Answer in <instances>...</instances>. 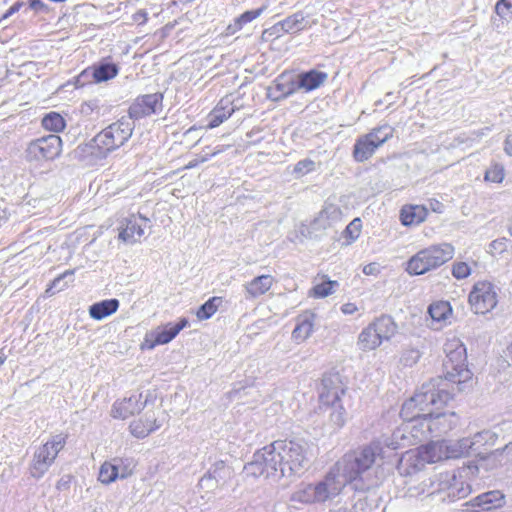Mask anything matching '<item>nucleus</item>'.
Listing matches in <instances>:
<instances>
[{
	"mask_svg": "<svg viewBox=\"0 0 512 512\" xmlns=\"http://www.w3.org/2000/svg\"><path fill=\"white\" fill-rule=\"evenodd\" d=\"M310 447L302 440H277L257 450L244 466L247 476L289 478L302 476L310 466Z\"/></svg>",
	"mask_w": 512,
	"mask_h": 512,
	"instance_id": "nucleus-1",
	"label": "nucleus"
},
{
	"mask_svg": "<svg viewBox=\"0 0 512 512\" xmlns=\"http://www.w3.org/2000/svg\"><path fill=\"white\" fill-rule=\"evenodd\" d=\"M451 400L452 394L447 388V382L441 377L431 379L403 403L400 416L402 419H411L424 413L431 436L445 434L455 428L459 420L454 411L444 410Z\"/></svg>",
	"mask_w": 512,
	"mask_h": 512,
	"instance_id": "nucleus-2",
	"label": "nucleus"
},
{
	"mask_svg": "<svg viewBox=\"0 0 512 512\" xmlns=\"http://www.w3.org/2000/svg\"><path fill=\"white\" fill-rule=\"evenodd\" d=\"M443 351L445 378L441 379L447 382V388H450V383L462 385L469 382L472 372L468 369L466 347L462 340L454 335L447 337Z\"/></svg>",
	"mask_w": 512,
	"mask_h": 512,
	"instance_id": "nucleus-3",
	"label": "nucleus"
},
{
	"mask_svg": "<svg viewBox=\"0 0 512 512\" xmlns=\"http://www.w3.org/2000/svg\"><path fill=\"white\" fill-rule=\"evenodd\" d=\"M340 485L334 481L333 475L326 474L320 481L298 484L290 496V501L302 505L332 501L340 494Z\"/></svg>",
	"mask_w": 512,
	"mask_h": 512,
	"instance_id": "nucleus-4",
	"label": "nucleus"
},
{
	"mask_svg": "<svg viewBox=\"0 0 512 512\" xmlns=\"http://www.w3.org/2000/svg\"><path fill=\"white\" fill-rule=\"evenodd\" d=\"M454 254L455 248L450 243L430 245L418 251L408 260L406 271L410 275H423L450 261Z\"/></svg>",
	"mask_w": 512,
	"mask_h": 512,
	"instance_id": "nucleus-5",
	"label": "nucleus"
},
{
	"mask_svg": "<svg viewBox=\"0 0 512 512\" xmlns=\"http://www.w3.org/2000/svg\"><path fill=\"white\" fill-rule=\"evenodd\" d=\"M446 460L445 441H431L414 450H409L400 459L398 469L401 474L412 475L422 470L426 464Z\"/></svg>",
	"mask_w": 512,
	"mask_h": 512,
	"instance_id": "nucleus-6",
	"label": "nucleus"
},
{
	"mask_svg": "<svg viewBox=\"0 0 512 512\" xmlns=\"http://www.w3.org/2000/svg\"><path fill=\"white\" fill-rule=\"evenodd\" d=\"M405 423L397 428L391 438L385 440V446L393 450L414 445L431 436L428 420L424 413L411 419H403Z\"/></svg>",
	"mask_w": 512,
	"mask_h": 512,
	"instance_id": "nucleus-7",
	"label": "nucleus"
},
{
	"mask_svg": "<svg viewBox=\"0 0 512 512\" xmlns=\"http://www.w3.org/2000/svg\"><path fill=\"white\" fill-rule=\"evenodd\" d=\"M133 127L129 120L121 119L110 124L92 140L98 156L105 157L118 149L132 136Z\"/></svg>",
	"mask_w": 512,
	"mask_h": 512,
	"instance_id": "nucleus-8",
	"label": "nucleus"
},
{
	"mask_svg": "<svg viewBox=\"0 0 512 512\" xmlns=\"http://www.w3.org/2000/svg\"><path fill=\"white\" fill-rule=\"evenodd\" d=\"M66 444V436L62 433L52 435L34 452L30 463V475L35 479L42 478L54 463L59 452Z\"/></svg>",
	"mask_w": 512,
	"mask_h": 512,
	"instance_id": "nucleus-9",
	"label": "nucleus"
},
{
	"mask_svg": "<svg viewBox=\"0 0 512 512\" xmlns=\"http://www.w3.org/2000/svg\"><path fill=\"white\" fill-rule=\"evenodd\" d=\"M500 289L488 280L477 281L468 295L470 309L475 314L485 315L494 310L499 301Z\"/></svg>",
	"mask_w": 512,
	"mask_h": 512,
	"instance_id": "nucleus-10",
	"label": "nucleus"
},
{
	"mask_svg": "<svg viewBox=\"0 0 512 512\" xmlns=\"http://www.w3.org/2000/svg\"><path fill=\"white\" fill-rule=\"evenodd\" d=\"M393 134L394 128L384 124L359 137L355 142L353 150L355 160L358 162L368 160L377 148L393 137Z\"/></svg>",
	"mask_w": 512,
	"mask_h": 512,
	"instance_id": "nucleus-11",
	"label": "nucleus"
},
{
	"mask_svg": "<svg viewBox=\"0 0 512 512\" xmlns=\"http://www.w3.org/2000/svg\"><path fill=\"white\" fill-rule=\"evenodd\" d=\"M62 152L60 136L51 134L31 141L26 149L28 161H48L57 158Z\"/></svg>",
	"mask_w": 512,
	"mask_h": 512,
	"instance_id": "nucleus-12",
	"label": "nucleus"
},
{
	"mask_svg": "<svg viewBox=\"0 0 512 512\" xmlns=\"http://www.w3.org/2000/svg\"><path fill=\"white\" fill-rule=\"evenodd\" d=\"M431 490H427L428 495L436 492L448 491L451 498L461 499L467 497L471 493V487L462 480V474L459 472L441 473L435 481L429 480Z\"/></svg>",
	"mask_w": 512,
	"mask_h": 512,
	"instance_id": "nucleus-13",
	"label": "nucleus"
},
{
	"mask_svg": "<svg viewBox=\"0 0 512 512\" xmlns=\"http://www.w3.org/2000/svg\"><path fill=\"white\" fill-rule=\"evenodd\" d=\"M188 325V319L181 318L177 323L168 322L164 325L157 326L145 334L140 348L142 350H153L158 345L167 344Z\"/></svg>",
	"mask_w": 512,
	"mask_h": 512,
	"instance_id": "nucleus-14",
	"label": "nucleus"
},
{
	"mask_svg": "<svg viewBox=\"0 0 512 512\" xmlns=\"http://www.w3.org/2000/svg\"><path fill=\"white\" fill-rule=\"evenodd\" d=\"M167 420L164 410L157 408L146 411L142 416L134 419L129 424V432L138 439H144L151 433L159 430Z\"/></svg>",
	"mask_w": 512,
	"mask_h": 512,
	"instance_id": "nucleus-15",
	"label": "nucleus"
},
{
	"mask_svg": "<svg viewBox=\"0 0 512 512\" xmlns=\"http://www.w3.org/2000/svg\"><path fill=\"white\" fill-rule=\"evenodd\" d=\"M150 228V220L142 214H131L121 221L118 227V239L124 243L134 244Z\"/></svg>",
	"mask_w": 512,
	"mask_h": 512,
	"instance_id": "nucleus-16",
	"label": "nucleus"
},
{
	"mask_svg": "<svg viewBox=\"0 0 512 512\" xmlns=\"http://www.w3.org/2000/svg\"><path fill=\"white\" fill-rule=\"evenodd\" d=\"M346 385L342 381L339 374L324 375L319 390L320 406H327L342 402V398L346 393Z\"/></svg>",
	"mask_w": 512,
	"mask_h": 512,
	"instance_id": "nucleus-17",
	"label": "nucleus"
},
{
	"mask_svg": "<svg viewBox=\"0 0 512 512\" xmlns=\"http://www.w3.org/2000/svg\"><path fill=\"white\" fill-rule=\"evenodd\" d=\"M363 472L354 459V454L346 453L327 473L333 475L334 481L340 485V492L349 483L358 479Z\"/></svg>",
	"mask_w": 512,
	"mask_h": 512,
	"instance_id": "nucleus-18",
	"label": "nucleus"
},
{
	"mask_svg": "<svg viewBox=\"0 0 512 512\" xmlns=\"http://www.w3.org/2000/svg\"><path fill=\"white\" fill-rule=\"evenodd\" d=\"M145 407L142 394L134 393L129 397L116 400L111 407L110 415L114 419L125 420L135 413H139Z\"/></svg>",
	"mask_w": 512,
	"mask_h": 512,
	"instance_id": "nucleus-19",
	"label": "nucleus"
},
{
	"mask_svg": "<svg viewBox=\"0 0 512 512\" xmlns=\"http://www.w3.org/2000/svg\"><path fill=\"white\" fill-rule=\"evenodd\" d=\"M233 477L231 467L227 466L223 461L216 462L212 469L205 474L199 482L201 487L221 488L227 484Z\"/></svg>",
	"mask_w": 512,
	"mask_h": 512,
	"instance_id": "nucleus-20",
	"label": "nucleus"
},
{
	"mask_svg": "<svg viewBox=\"0 0 512 512\" xmlns=\"http://www.w3.org/2000/svg\"><path fill=\"white\" fill-rule=\"evenodd\" d=\"M384 445L385 442L382 443L380 440H377L357 451L350 452L351 454H354V459L363 473L374 465L378 457H382Z\"/></svg>",
	"mask_w": 512,
	"mask_h": 512,
	"instance_id": "nucleus-21",
	"label": "nucleus"
},
{
	"mask_svg": "<svg viewBox=\"0 0 512 512\" xmlns=\"http://www.w3.org/2000/svg\"><path fill=\"white\" fill-rule=\"evenodd\" d=\"M161 101V94L154 93L144 95L135 101V103L130 107L129 113L135 118L154 114L161 107Z\"/></svg>",
	"mask_w": 512,
	"mask_h": 512,
	"instance_id": "nucleus-22",
	"label": "nucleus"
},
{
	"mask_svg": "<svg viewBox=\"0 0 512 512\" xmlns=\"http://www.w3.org/2000/svg\"><path fill=\"white\" fill-rule=\"evenodd\" d=\"M275 283L276 279L270 274L256 276L243 285L245 298L257 299L270 291Z\"/></svg>",
	"mask_w": 512,
	"mask_h": 512,
	"instance_id": "nucleus-23",
	"label": "nucleus"
},
{
	"mask_svg": "<svg viewBox=\"0 0 512 512\" xmlns=\"http://www.w3.org/2000/svg\"><path fill=\"white\" fill-rule=\"evenodd\" d=\"M298 88L297 82L289 74H281L267 89V96L273 101H278L291 95Z\"/></svg>",
	"mask_w": 512,
	"mask_h": 512,
	"instance_id": "nucleus-24",
	"label": "nucleus"
},
{
	"mask_svg": "<svg viewBox=\"0 0 512 512\" xmlns=\"http://www.w3.org/2000/svg\"><path fill=\"white\" fill-rule=\"evenodd\" d=\"M232 95H227L220 99L216 107L209 114L208 128L218 127L227 120L236 110Z\"/></svg>",
	"mask_w": 512,
	"mask_h": 512,
	"instance_id": "nucleus-25",
	"label": "nucleus"
},
{
	"mask_svg": "<svg viewBox=\"0 0 512 512\" xmlns=\"http://www.w3.org/2000/svg\"><path fill=\"white\" fill-rule=\"evenodd\" d=\"M467 438L471 446V454L478 457L496 445L498 435L491 430H483Z\"/></svg>",
	"mask_w": 512,
	"mask_h": 512,
	"instance_id": "nucleus-26",
	"label": "nucleus"
},
{
	"mask_svg": "<svg viewBox=\"0 0 512 512\" xmlns=\"http://www.w3.org/2000/svg\"><path fill=\"white\" fill-rule=\"evenodd\" d=\"M342 220V211L339 206L332 203H325L323 209L314 220V225L318 229H327L333 227Z\"/></svg>",
	"mask_w": 512,
	"mask_h": 512,
	"instance_id": "nucleus-27",
	"label": "nucleus"
},
{
	"mask_svg": "<svg viewBox=\"0 0 512 512\" xmlns=\"http://www.w3.org/2000/svg\"><path fill=\"white\" fill-rule=\"evenodd\" d=\"M428 314L437 328H442L451 323L453 309L448 301H435L428 307Z\"/></svg>",
	"mask_w": 512,
	"mask_h": 512,
	"instance_id": "nucleus-28",
	"label": "nucleus"
},
{
	"mask_svg": "<svg viewBox=\"0 0 512 512\" xmlns=\"http://www.w3.org/2000/svg\"><path fill=\"white\" fill-rule=\"evenodd\" d=\"M428 210L423 205H404L400 211V220L404 226L418 225L425 221Z\"/></svg>",
	"mask_w": 512,
	"mask_h": 512,
	"instance_id": "nucleus-29",
	"label": "nucleus"
},
{
	"mask_svg": "<svg viewBox=\"0 0 512 512\" xmlns=\"http://www.w3.org/2000/svg\"><path fill=\"white\" fill-rule=\"evenodd\" d=\"M382 343L390 340L397 332V324L387 315H382L370 323Z\"/></svg>",
	"mask_w": 512,
	"mask_h": 512,
	"instance_id": "nucleus-30",
	"label": "nucleus"
},
{
	"mask_svg": "<svg viewBox=\"0 0 512 512\" xmlns=\"http://www.w3.org/2000/svg\"><path fill=\"white\" fill-rule=\"evenodd\" d=\"M119 301L117 299H106L94 303L89 307V316L97 321H100L112 314L119 308Z\"/></svg>",
	"mask_w": 512,
	"mask_h": 512,
	"instance_id": "nucleus-31",
	"label": "nucleus"
},
{
	"mask_svg": "<svg viewBox=\"0 0 512 512\" xmlns=\"http://www.w3.org/2000/svg\"><path fill=\"white\" fill-rule=\"evenodd\" d=\"M314 330V316L312 314L301 315L297 320V325L292 331V338L297 343L307 340Z\"/></svg>",
	"mask_w": 512,
	"mask_h": 512,
	"instance_id": "nucleus-32",
	"label": "nucleus"
},
{
	"mask_svg": "<svg viewBox=\"0 0 512 512\" xmlns=\"http://www.w3.org/2000/svg\"><path fill=\"white\" fill-rule=\"evenodd\" d=\"M338 286L339 283L337 281L328 279L326 275H321L315 279L314 285L308 295L317 299L325 298L333 294Z\"/></svg>",
	"mask_w": 512,
	"mask_h": 512,
	"instance_id": "nucleus-33",
	"label": "nucleus"
},
{
	"mask_svg": "<svg viewBox=\"0 0 512 512\" xmlns=\"http://www.w3.org/2000/svg\"><path fill=\"white\" fill-rule=\"evenodd\" d=\"M382 341L377 336L374 328L369 324L358 335L357 346L361 351L368 352L376 350Z\"/></svg>",
	"mask_w": 512,
	"mask_h": 512,
	"instance_id": "nucleus-34",
	"label": "nucleus"
},
{
	"mask_svg": "<svg viewBox=\"0 0 512 512\" xmlns=\"http://www.w3.org/2000/svg\"><path fill=\"white\" fill-rule=\"evenodd\" d=\"M322 408L329 409L328 425L333 431H339L347 422V411L342 402L323 406Z\"/></svg>",
	"mask_w": 512,
	"mask_h": 512,
	"instance_id": "nucleus-35",
	"label": "nucleus"
},
{
	"mask_svg": "<svg viewBox=\"0 0 512 512\" xmlns=\"http://www.w3.org/2000/svg\"><path fill=\"white\" fill-rule=\"evenodd\" d=\"M470 449L467 437L455 441H445L446 460L471 456Z\"/></svg>",
	"mask_w": 512,
	"mask_h": 512,
	"instance_id": "nucleus-36",
	"label": "nucleus"
},
{
	"mask_svg": "<svg viewBox=\"0 0 512 512\" xmlns=\"http://www.w3.org/2000/svg\"><path fill=\"white\" fill-rule=\"evenodd\" d=\"M265 9L266 7L263 6L256 10L246 11L239 17L235 18L234 22L227 26L226 35H233L236 32L240 31L246 24L258 18L265 11Z\"/></svg>",
	"mask_w": 512,
	"mask_h": 512,
	"instance_id": "nucleus-37",
	"label": "nucleus"
},
{
	"mask_svg": "<svg viewBox=\"0 0 512 512\" xmlns=\"http://www.w3.org/2000/svg\"><path fill=\"white\" fill-rule=\"evenodd\" d=\"M503 500L504 496L500 491H490L477 496L473 500V505L479 506L483 510H490L493 507H500Z\"/></svg>",
	"mask_w": 512,
	"mask_h": 512,
	"instance_id": "nucleus-38",
	"label": "nucleus"
},
{
	"mask_svg": "<svg viewBox=\"0 0 512 512\" xmlns=\"http://www.w3.org/2000/svg\"><path fill=\"white\" fill-rule=\"evenodd\" d=\"M297 82L298 88H303L306 91H311L318 88L327 78V74L319 71H310L300 75Z\"/></svg>",
	"mask_w": 512,
	"mask_h": 512,
	"instance_id": "nucleus-39",
	"label": "nucleus"
},
{
	"mask_svg": "<svg viewBox=\"0 0 512 512\" xmlns=\"http://www.w3.org/2000/svg\"><path fill=\"white\" fill-rule=\"evenodd\" d=\"M478 458V467H482L486 470H493L506 464L501 449H496L489 453L485 452L481 456H478Z\"/></svg>",
	"mask_w": 512,
	"mask_h": 512,
	"instance_id": "nucleus-40",
	"label": "nucleus"
},
{
	"mask_svg": "<svg viewBox=\"0 0 512 512\" xmlns=\"http://www.w3.org/2000/svg\"><path fill=\"white\" fill-rule=\"evenodd\" d=\"M119 478V466L115 458L105 461L99 469L98 480L105 485L115 482Z\"/></svg>",
	"mask_w": 512,
	"mask_h": 512,
	"instance_id": "nucleus-41",
	"label": "nucleus"
},
{
	"mask_svg": "<svg viewBox=\"0 0 512 512\" xmlns=\"http://www.w3.org/2000/svg\"><path fill=\"white\" fill-rule=\"evenodd\" d=\"M91 71L95 82L100 83L113 79L118 73V68L115 64L101 63L92 67Z\"/></svg>",
	"mask_w": 512,
	"mask_h": 512,
	"instance_id": "nucleus-42",
	"label": "nucleus"
},
{
	"mask_svg": "<svg viewBox=\"0 0 512 512\" xmlns=\"http://www.w3.org/2000/svg\"><path fill=\"white\" fill-rule=\"evenodd\" d=\"M506 177V170L501 163H491L484 173V181L492 184L503 183Z\"/></svg>",
	"mask_w": 512,
	"mask_h": 512,
	"instance_id": "nucleus-43",
	"label": "nucleus"
},
{
	"mask_svg": "<svg viewBox=\"0 0 512 512\" xmlns=\"http://www.w3.org/2000/svg\"><path fill=\"white\" fill-rule=\"evenodd\" d=\"M221 303V297L214 296L210 298L196 311V317L201 321L211 318L217 312Z\"/></svg>",
	"mask_w": 512,
	"mask_h": 512,
	"instance_id": "nucleus-44",
	"label": "nucleus"
},
{
	"mask_svg": "<svg viewBox=\"0 0 512 512\" xmlns=\"http://www.w3.org/2000/svg\"><path fill=\"white\" fill-rule=\"evenodd\" d=\"M65 125L64 118L56 112H50L42 119V126L55 133L62 131Z\"/></svg>",
	"mask_w": 512,
	"mask_h": 512,
	"instance_id": "nucleus-45",
	"label": "nucleus"
},
{
	"mask_svg": "<svg viewBox=\"0 0 512 512\" xmlns=\"http://www.w3.org/2000/svg\"><path fill=\"white\" fill-rule=\"evenodd\" d=\"M362 230V221L360 218L353 219L344 230V237L347 239L346 244L350 245L356 241Z\"/></svg>",
	"mask_w": 512,
	"mask_h": 512,
	"instance_id": "nucleus-46",
	"label": "nucleus"
},
{
	"mask_svg": "<svg viewBox=\"0 0 512 512\" xmlns=\"http://www.w3.org/2000/svg\"><path fill=\"white\" fill-rule=\"evenodd\" d=\"M451 273L457 280L468 278L472 273L471 266L464 261H456L452 264Z\"/></svg>",
	"mask_w": 512,
	"mask_h": 512,
	"instance_id": "nucleus-47",
	"label": "nucleus"
},
{
	"mask_svg": "<svg viewBox=\"0 0 512 512\" xmlns=\"http://www.w3.org/2000/svg\"><path fill=\"white\" fill-rule=\"evenodd\" d=\"M316 168V164L311 159H303L297 162L294 166L293 173L296 178H300L312 171Z\"/></svg>",
	"mask_w": 512,
	"mask_h": 512,
	"instance_id": "nucleus-48",
	"label": "nucleus"
},
{
	"mask_svg": "<svg viewBox=\"0 0 512 512\" xmlns=\"http://www.w3.org/2000/svg\"><path fill=\"white\" fill-rule=\"evenodd\" d=\"M494 10L500 19L507 20L512 18V0H498Z\"/></svg>",
	"mask_w": 512,
	"mask_h": 512,
	"instance_id": "nucleus-49",
	"label": "nucleus"
},
{
	"mask_svg": "<svg viewBox=\"0 0 512 512\" xmlns=\"http://www.w3.org/2000/svg\"><path fill=\"white\" fill-rule=\"evenodd\" d=\"M74 272H75L74 270H66L64 273H62L61 275L56 277L53 280L52 284L46 289L45 293L48 296H52L54 294L53 289H57L58 291L63 290L65 287H67V284H62L61 285L62 280L65 279L68 276H70V277L73 276Z\"/></svg>",
	"mask_w": 512,
	"mask_h": 512,
	"instance_id": "nucleus-50",
	"label": "nucleus"
},
{
	"mask_svg": "<svg viewBox=\"0 0 512 512\" xmlns=\"http://www.w3.org/2000/svg\"><path fill=\"white\" fill-rule=\"evenodd\" d=\"M115 463L119 466L120 479H126L133 474L134 466L129 459L115 458Z\"/></svg>",
	"mask_w": 512,
	"mask_h": 512,
	"instance_id": "nucleus-51",
	"label": "nucleus"
},
{
	"mask_svg": "<svg viewBox=\"0 0 512 512\" xmlns=\"http://www.w3.org/2000/svg\"><path fill=\"white\" fill-rule=\"evenodd\" d=\"M303 17L301 15L295 14L286 18L282 23V28L287 32H293L299 30V25L301 24Z\"/></svg>",
	"mask_w": 512,
	"mask_h": 512,
	"instance_id": "nucleus-52",
	"label": "nucleus"
},
{
	"mask_svg": "<svg viewBox=\"0 0 512 512\" xmlns=\"http://www.w3.org/2000/svg\"><path fill=\"white\" fill-rule=\"evenodd\" d=\"M507 242L506 238H498L493 240L489 244V253L491 254H502L507 250Z\"/></svg>",
	"mask_w": 512,
	"mask_h": 512,
	"instance_id": "nucleus-53",
	"label": "nucleus"
},
{
	"mask_svg": "<svg viewBox=\"0 0 512 512\" xmlns=\"http://www.w3.org/2000/svg\"><path fill=\"white\" fill-rule=\"evenodd\" d=\"M420 358V352L416 349H410L404 352L402 361L405 365H413Z\"/></svg>",
	"mask_w": 512,
	"mask_h": 512,
	"instance_id": "nucleus-54",
	"label": "nucleus"
},
{
	"mask_svg": "<svg viewBox=\"0 0 512 512\" xmlns=\"http://www.w3.org/2000/svg\"><path fill=\"white\" fill-rule=\"evenodd\" d=\"M223 151V149H217L215 151H213L212 153L210 154H207L205 156H201L199 158H196L192 161H190L187 165H186V168L187 169H191V168H194L196 167L197 165H199L200 163H203V162H206L208 161L211 157H214L216 156L217 154L221 153Z\"/></svg>",
	"mask_w": 512,
	"mask_h": 512,
	"instance_id": "nucleus-55",
	"label": "nucleus"
},
{
	"mask_svg": "<svg viewBox=\"0 0 512 512\" xmlns=\"http://www.w3.org/2000/svg\"><path fill=\"white\" fill-rule=\"evenodd\" d=\"M358 311V307L355 303H345L341 306V312L345 315H352Z\"/></svg>",
	"mask_w": 512,
	"mask_h": 512,
	"instance_id": "nucleus-56",
	"label": "nucleus"
},
{
	"mask_svg": "<svg viewBox=\"0 0 512 512\" xmlns=\"http://www.w3.org/2000/svg\"><path fill=\"white\" fill-rule=\"evenodd\" d=\"M501 451L503 452L505 463H512V442L507 444Z\"/></svg>",
	"mask_w": 512,
	"mask_h": 512,
	"instance_id": "nucleus-57",
	"label": "nucleus"
},
{
	"mask_svg": "<svg viewBox=\"0 0 512 512\" xmlns=\"http://www.w3.org/2000/svg\"><path fill=\"white\" fill-rule=\"evenodd\" d=\"M503 149L508 156H512V132L506 136Z\"/></svg>",
	"mask_w": 512,
	"mask_h": 512,
	"instance_id": "nucleus-58",
	"label": "nucleus"
},
{
	"mask_svg": "<svg viewBox=\"0 0 512 512\" xmlns=\"http://www.w3.org/2000/svg\"><path fill=\"white\" fill-rule=\"evenodd\" d=\"M133 20L138 23H145L147 20V13L144 10H139L133 15Z\"/></svg>",
	"mask_w": 512,
	"mask_h": 512,
	"instance_id": "nucleus-59",
	"label": "nucleus"
},
{
	"mask_svg": "<svg viewBox=\"0 0 512 512\" xmlns=\"http://www.w3.org/2000/svg\"><path fill=\"white\" fill-rule=\"evenodd\" d=\"M29 5L35 11H40L46 6L41 0H30Z\"/></svg>",
	"mask_w": 512,
	"mask_h": 512,
	"instance_id": "nucleus-60",
	"label": "nucleus"
},
{
	"mask_svg": "<svg viewBox=\"0 0 512 512\" xmlns=\"http://www.w3.org/2000/svg\"><path fill=\"white\" fill-rule=\"evenodd\" d=\"M376 271H377V267H376L375 263H370L363 267V273L365 275H372V274L376 273Z\"/></svg>",
	"mask_w": 512,
	"mask_h": 512,
	"instance_id": "nucleus-61",
	"label": "nucleus"
},
{
	"mask_svg": "<svg viewBox=\"0 0 512 512\" xmlns=\"http://www.w3.org/2000/svg\"><path fill=\"white\" fill-rule=\"evenodd\" d=\"M20 4H14L9 8V10L5 13L4 18L8 17L9 15H12L13 13L17 12L19 10Z\"/></svg>",
	"mask_w": 512,
	"mask_h": 512,
	"instance_id": "nucleus-62",
	"label": "nucleus"
},
{
	"mask_svg": "<svg viewBox=\"0 0 512 512\" xmlns=\"http://www.w3.org/2000/svg\"><path fill=\"white\" fill-rule=\"evenodd\" d=\"M430 205H431V208L433 211L439 212V213L441 212L442 205L440 202L436 201L435 204L431 203Z\"/></svg>",
	"mask_w": 512,
	"mask_h": 512,
	"instance_id": "nucleus-63",
	"label": "nucleus"
},
{
	"mask_svg": "<svg viewBox=\"0 0 512 512\" xmlns=\"http://www.w3.org/2000/svg\"><path fill=\"white\" fill-rule=\"evenodd\" d=\"M4 358L0 356V365H2L4 363Z\"/></svg>",
	"mask_w": 512,
	"mask_h": 512,
	"instance_id": "nucleus-64",
	"label": "nucleus"
}]
</instances>
